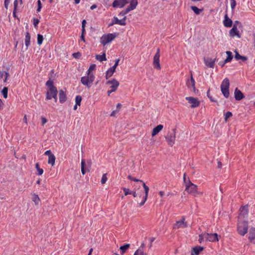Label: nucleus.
Here are the masks:
<instances>
[{
	"label": "nucleus",
	"mask_w": 255,
	"mask_h": 255,
	"mask_svg": "<svg viewBox=\"0 0 255 255\" xmlns=\"http://www.w3.org/2000/svg\"><path fill=\"white\" fill-rule=\"evenodd\" d=\"M117 36L118 34L117 33L105 34L100 38V43L103 46H105L114 40Z\"/></svg>",
	"instance_id": "3"
},
{
	"label": "nucleus",
	"mask_w": 255,
	"mask_h": 255,
	"mask_svg": "<svg viewBox=\"0 0 255 255\" xmlns=\"http://www.w3.org/2000/svg\"><path fill=\"white\" fill-rule=\"evenodd\" d=\"M86 23V21L85 19L83 20L82 22V31H83V33H85V25Z\"/></svg>",
	"instance_id": "47"
},
{
	"label": "nucleus",
	"mask_w": 255,
	"mask_h": 255,
	"mask_svg": "<svg viewBox=\"0 0 255 255\" xmlns=\"http://www.w3.org/2000/svg\"><path fill=\"white\" fill-rule=\"evenodd\" d=\"M159 58H160V49L158 48L157 49L156 53L153 57V64L154 68L159 70L160 69V65L159 63Z\"/></svg>",
	"instance_id": "7"
},
{
	"label": "nucleus",
	"mask_w": 255,
	"mask_h": 255,
	"mask_svg": "<svg viewBox=\"0 0 255 255\" xmlns=\"http://www.w3.org/2000/svg\"><path fill=\"white\" fill-rule=\"evenodd\" d=\"M229 34L231 36L233 37L235 36H237L239 38L241 37L238 27H236V26H233V28L230 30Z\"/></svg>",
	"instance_id": "19"
},
{
	"label": "nucleus",
	"mask_w": 255,
	"mask_h": 255,
	"mask_svg": "<svg viewBox=\"0 0 255 255\" xmlns=\"http://www.w3.org/2000/svg\"><path fill=\"white\" fill-rule=\"evenodd\" d=\"M128 179H129V180H131L132 181H136V182H140L142 183V186H143V183H144L143 182V181L142 180L137 179L135 178H133L131 175H128Z\"/></svg>",
	"instance_id": "39"
},
{
	"label": "nucleus",
	"mask_w": 255,
	"mask_h": 255,
	"mask_svg": "<svg viewBox=\"0 0 255 255\" xmlns=\"http://www.w3.org/2000/svg\"><path fill=\"white\" fill-rule=\"evenodd\" d=\"M163 126L162 125H159L154 128L152 131L151 135L152 136H155L157 134H158L162 129Z\"/></svg>",
	"instance_id": "24"
},
{
	"label": "nucleus",
	"mask_w": 255,
	"mask_h": 255,
	"mask_svg": "<svg viewBox=\"0 0 255 255\" xmlns=\"http://www.w3.org/2000/svg\"><path fill=\"white\" fill-rule=\"evenodd\" d=\"M44 154L48 156V157L50 156L51 155H53V154L52 153L51 150H50L46 151L44 153Z\"/></svg>",
	"instance_id": "55"
},
{
	"label": "nucleus",
	"mask_w": 255,
	"mask_h": 255,
	"mask_svg": "<svg viewBox=\"0 0 255 255\" xmlns=\"http://www.w3.org/2000/svg\"><path fill=\"white\" fill-rule=\"evenodd\" d=\"M240 211H241V214H240L239 218L242 216H243L244 218H245L247 216L248 214V211L247 208L246 207H245V206L242 207L241 208Z\"/></svg>",
	"instance_id": "26"
},
{
	"label": "nucleus",
	"mask_w": 255,
	"mask_h": 255,
	"mask_svg": "<svg viewBox=\"0 0 255 255\" xmlns=\"http://www.w3.org/2000/svg\"><path fill=\"white\" fill-rule=\"evenodd\" d=\"M10 2V0H4V7L7 9L8 5Z\"/></svg>",
	"instance_id": "58"
},
{
	"label": "nucleus",
	"mask_w": 255,
	"mask_h": 255,
	"mask_svg": "<svg viewBox=\"0 0 255 255\" xmlns=\"http://www.w3.org/2000/svg\"><path fill=\"white\" fill-rule=\"evenodd\" d=\"M226 54L227 55V58L225 60V62H229L233 59L232 53L231 51H226Z\"/></svg>",
	"instance_id": "32"
},
{
	"label": "nucleus",
	"mask_w": 255,
	"mask_h": 255,
	"mask_svg": "<svg viewBox=\"0 0 255 255\" xmlns=\"http://www.w3.org/2000/svg\"><path fill=\"white\" fill-rule=\"evenodd\" d=\"M191 8L196 14H200V13L203 10L202 9H199L195 6H192Z\"/></svg>",
	"instance_id": "35"
},
{
	"label": "nucleus",
	"mask_w": 255,
	"mask_h": 255,
	"mask_svg": "<svg viewBox=\"0 0 255 255\" xmlns=\"http://www.w3.org/2000/svg\"><path fill=\"white\" fill-rule=\"evenodd\" d=\"M128 3V0H115L113 2L112 6L114 7L122 8Z\"/></svg>",
	"instance_id": "13"
},
{
	"label": "nucleus",
	"mask_w": 255,
	"mask_h": 255,
	"mask_svg": "<svg viewBox=\"0 0 255 255\" xmlns=\"http://www.w3.org/2000/svg\"><path fill=\"white\" fill-rule=\"evenodd\" d=\"M224 25L226 27H230L232 25L233 21L228 17V14L226 13L225 15V19L223 21Z\"/></svg>",
	"instance_id": "20"
},
{
	"label": "nucleus",
	"mask_w": 255,
	"mask_h": 255,
	"mask_svg": "<svg viewBox=\"0 0 255 255\" xmlns=\"http://www.w3.org/2000/svg\"><path fill=\"white\" fill-rule=\"evenodd\" d=\"M175 135H176V133H175V130L174 129L173 132L172 133H170V134H168L165 137L166 141L167 142L168 144L171 146H173L175 143V137H176Z\"/></svg>",
	"instance_id": "10"
},
{
	"label": "nucleus",
	"mask_w": 255,
	"mask_h": 255,
	"mask_svg": "<svg viewBox=\"0 0 255 255\" xmlns=\"http://www.w3.org/2000/svg\"><path fill=\"white\" fill-rule=\"evenodd\" d=\"M204 238H206V241L209 242H216L218 241V234L217 233L209 234L207 233H204Z\"/></svg>",
	"instance_id": "8"
},
{
	"label": "nucleus",
	"mask_w": 255,
	"mask_h": 255,
	"mask_svg": "<svg viewBox=\"0 0 255 255\" xmlns=\"http://www.w3.org/2000/svg\"><path fill=\"white\" fill-rule=\"evenodd\" d=\"M195 81L191 75V79H188L186 81V85L190 90L193 92H195Z\"/></svg>",
	"instance_id": "15"
},
{
	"label": "nucleus",
	"mask_w": 255,
	"mask_h": 255,
	"mask_svg": "<svg viewBox=\"0 0 255 255\" xmlns=\"http://www.w3.org/2000/svg\"><path fill=\"white\" fill-rule=\"evenodd\" d=\"M39 21L38 19L34 18L33 19V25L35 27H36L37 24H38Z\"/></svg>",
	"instance_id": "56"
},
{
	"label": "nucleus",
	"mask_w": 255,
	"mask_h": 255,
	"mask_svg": "<svg viewBox=\"0 0 255 255\" xmlns=\"http://www.w3.org/2000/svg\"><path fill=\"white\" fill-rule=\"evenodd\" d=\"M96 59L100 62L106 61L107 60L106 54L104 53L102 55H97L96 56Z\"/></svg>",
	"instance_id": "27"
},
{
	"label": "nucleus",
	"mask_w": 255,
	"mask_h": 255,
	"mask_svg": "<svg viewBox=\"0 0 255 255\" xmlns=\"http://www.w3.org/2000/svg\"><path fill=\"white\" fill-rule=\"evenodd\" d=\"M13 5H14V11H16L17 7V5H18V1H17V0H14V3H13Z\"/></svg>",
	"instance_id": "57"
},
{
	"label": "nucleus",
	"mask_w": 255,
	"mask_h": 255,
	"mask_svg": "<svg viewBox=\"0 0 255 255\" xmlns=\"http://www.w3.org/2000/svg\"><path fill=\"white\" fill-rule=\"evenodd\" d=\"M107 175H106V174H104L103 175H102V179H101V183L102 184H105L107 181Z\"/></svg>",
	"instance_id": "44"
},
{
	"label": "nucleus",
	"mask_w": 255,
	"mask_h": 255,
	"mask_svg": "<svg viewBox=\"0 0 255 255\" xmlns=\"http://www.w3.org/2000/svg\"><path fill=\"white\" fill-rule=\"evenodd\" d=\"M118 112V111L117 110L113 111L111 114V116L114 117Z\"/></svg>",
	"instance_id": "61"
},
{
	"label": "nucleus",
	"mask_w": 255,
	"mask_h": 255,
	"mask_svg": "<svg viewBox=\"0 0 255 255\" xmlns=\"http://www.w3.org/2000/svg\"><path fill=\"white\" fill-rule=\"evenodd\" d=\"M59 101L61 103H64L67 100L66 95L63 90H60L59 93Z\"/></svg>",
	"instance_id": "23"
},
{
	"label": "nucleus",
	"mask_w": 255,
	"mask_h": 255,
	"mask_svg": "<svg viewBox=\"0 0 255 255\" xmlns=\"http://www.w3.org/2000/svg\"><path fill=\"white\" fill-rule=\"evenodd\" d=\"M95 77L94 74H87L85 76L81 77V82L86 86L88 88L91 87L92 84L95 80Z\"/></svg>",
	"instance_id": "5"
},
{
	"label": "nucleus",
	"mask_w": 255,
	"mask_h": 255,
	"mask_svg": "<svg viewBox=\"0 0 255 255\" xmlns=\"http://www.w3.org/2000/svg\"><path fill=\"white\" fill-rule=\"evenodd\" d=\"M203 250V248L201 247H195L193 248V252L196 255H198L199 253Z\"/></svg>",
	"instance_id": "37"
},
{
	"label": "nucleus",
	"mask_w": 255,
	"mask_h": 255,
	"mask_svg": "<svg viewBox=\"0 0 255 255\" xmlns=\"http://www.w3.org/2000/svg\"><path fill=\"white\" fill-rule=\"evenodd\" d=\"M248 223L246 221L239 220L238 223L237 231L241 236H245L248 232Z\"/></svg>",
	"instance_id": "4"
},
{
	"label": "nucleus",
	"mask_w": 255,
	"mask_h": 255,
	"mask_svg": "<svg viewBox=\"0 0 255 255\" xmlns=\"http://www.w3.org/2000/svg\"><path fill=\"white\" fill-rule=\"evenodd\" d=\"M229 80L227 78H226L223 80L221 85V92L224 97L226 98H228L229 96Z\"/></svg>",
	"instance_id": "6"
},
{
	"label": "nucleus",
	"mask_w": 255,
	"mask_h": 255,
	"mask_svg": "<svg viewBox=\"0 0 255 255\" xmlns=\"http://www.w3.org/2000/svg\"><path fill=\"white\" fill-rule=\"evenodd\" d=\"M129 244H127L120 247V250L123 254H124L126 250L129 248Z\"/></svg>",
	"instance_id": "33"
},
{
	"label": "nucleus",
	"mask_w": 255,
	"mask_h": 255,
	"mask_svg": "<svg viewBox=\"0 0 255 255\" xmlns=\"http://www.w3.org/2000/svg\"><path fill=\"white\" fill-rule=\"evenodd\" d=\"M30 35L29 32L27 31L25 34V45L26 46V49H27L29 46L30 45Z\"/></svg>",
	"instance_id": "25"
},
{
	"label": "nucleus",
	"mask_w": 255,
	"mask_h": 255,
	"mask_svg": "<svg viewBox=\"0 0 255 255\" xmlns=\"http://www.w3.org/2000/svg\"><path fill=\"white\" fill-rule=\"evenodd\" d=\"M55 156L53 155H51L50 156L48 157V163L51 164L52 166L55 164Z\"/></svg>",
	"instance_id": "30"
},
{
	"label": "nucleus",
	"mask_w": 255,
	"mask_h": 255,
	"mask_svg": "<svg viewBox=\"0 0 255 255\" xmlns=\"http://www.w3.org/2000/svg\"><path fill=\"white\" fill-rule=\"evenodd\" d=\"M188 226L187 223L185 222V218L182 217V219L176 222L174 225L173 229H177L179 228H184Z\"/></svg>",
	"instance_id": "11"
},
{
	"label": "nucleus",
	"mask_w": 255,
	"mask_h": 255,
	"mask_svg": "<svg viewBox=\"0 0 255 255\" xmlns=\"http://www.w3.org/2000/svg\"><path fill=\"white\" fill-rule=\"evenodd\" d=\"M231 7L232 9H234L236 5V1L235 0H230Z\"/></svg>",
	"instance_id": "48"
},
{
	"label": "nucleus",
	"mask_w": 255,
	"mask_h": 255,
	"mask_svg": "<svg viewBox=\"0 0 255 255\" xmlns=\"http://www.w3.org/2000/svg\"><path fill=\"white\" fill-rule=\"evenodd\" d=\"M37 4H38V7L37 9V11L39 12L41 10V7H42V4L40 0H38L37 1Z\"/></svg>",
	"instance_id": "49"
},
{
	"label": "nucleus",
	"mask_w": 255,
	"mask_h": 255,
	"mask_svg": "<svg viewBox=\"0 0 255 255\" xmlns=\"http://www.w3.org/2000/svg\"><path fill=\"white\" fill-rule=\"evenodd\" d=\"M183 179L186 185V191L189 193L194 196H196L200 194L197 191V186L193 184L190 180H186L185 174H184Z\"/></svg>",
	"instance_id": "1"
},
{
	"label": "nucleus",
	"mask_w": 255,
	"mask_h": 255,
	"mask_svg": "<svg viewBox=\"0 0 255 255\" xmlns=\"http://www.w3.org/2000/svg\"><path fill=\"white\" fill-rule=\"evenodd\" d=\"M84 166H85V160L84 159H82L81 161V172L83 175H84L86 173V171H85V170L84 168Z\"/></svg>",
	"instance_id": "43"
},
{
	"label": "nucleus",
	"mask_w": 255,
	"mask_h": 255,
	"mask_svg": "<svg viewBox=\"0 0 255 255\" xmlns=\"http://www.w3.org/2000/svg\"><path fill=\"white\" fill-rule=\"evenodd\" d=\"M185 99L191 104L192 108L197 107L200 105V102L197 98L193 97H187L185 98Z\"/></svg>",
	"instance_id": "9"
},
{
	"label": "nucleus",
	"mask_w": 255,
	"mask_h": 255,
	"mask_svg": "<svg viewBox=\"0 0 255 255\" xmlns=\"http://www.w3.org/2000/svg\"><path fill=\"white\" fill-rule=\"evenodd\" d=\"M235 58L236 60H242L243 61H246L247 59V58L245 56H241L240 54L237 52L235 51Z\"/></svg>",
	"instance_id": "29"
},
{
	"label": "nucleus",
	"mask_w": 255,
	"mask_h": 255,
	"mask_svg": "<svg viewBox=\"0 0 255 255\" xmlns=\"http://www.w3.org/2000/svg\"><path fill=\"white\" fill-rule=\"evenodd\" d=\"M82 101V98L80 96H77L75 98V103L76 105L80 106Z\"/></svg>",
	"instance_id": "42"
},
{
	"label": "nucleus",
	"mask_w": 255,
	"mask_h": 255,
	"mask_svg": "<svg viewBox=\"0 0 255 255\" xmlns=\"http://www.w3.org/2000/svg\"><path fill=\"white\" fill-rule=\"evenodd\" d=\"M143 188H144V192H145V196H144V197L143 199V201L139 204V205L140 206H142L144 204V203L146 202L147 197H148V191H149V188L147 186H146L145 185V183H143Z\"/></svg>",
	"instance_id": "22"
},
{
	"label": "nucleus",
	"mask_w": 255,
	"mask_h": 255,
	"mask_svg": "<svg viewBox=\"0 0 255 255\" xmlns=\"http://www.w3.org/2000/svg\"><path fill=\"white\" fill-rule=\"evenodd\" d=\"M73 56L75 58H79L81 56V54L79 52H76L73 54Z\"/></svg>",
	"instance_id": "54"
},
{
	"label": "nucleus",
	"mask_w": 255,
	"mask_h": 255,
	"mask_svg": "<svg viewBox=\"0 0 255 255\" xmlns=\"http://www.w3.org/2000/svg\"><path fill=\"white\" fill-rule=\"evenodd\" d=\"M227 62H225V60L224 61L220 62L219 64L222 67L224 66V65L227 63Z\"/></svg>",
	"instance_id": "63"
},
{
	"label": "nucleus",
	"mask_w": 255,
	"mask_h": 255,
	"mask_svg": "<svg viewBox=\"0 0 255 255\" xmlns=\"http://www.w3.org/2000/svg\"><path fill=\"white\" fill-rule=\"evenodd\" d=\"M121 107L122 105L120 103L118 104L117 105V110L119 112Z\"/></svg>",
	"instance_id": "62"
},
{
	"label": "nucleus",
	"mask_w": 255,
	"mask_h": 255,
	"mask_svg": "<svg viewBox=\"0 0 255 255\" xmlns=\"http://www.w3.org/2000/svg\"><path fill=\"white\" fill-rule=\"evenodd\" d=\"M96 65L95 64H92L90 65L89 67L88 70H87L86 74H93L92 73V71L95 69Z\"/></svg>",
	"instance_id": "36"
},
{
	"label": "nucleus",
	"mask_w": 255,
	"mask_h": 255,
	"mask_svg": "<svg viewBox=\"0 0 255 255\" xmlns=\"http://www.w3.org/2000/svg\"><path fill=\"white\" fill-rule=\"evenodd\" d=\"M43 40V36L41 34L37 35V44L38 45H41L42 43Z\"/></svg>",
	"instance_id": "40"
},
{
	"label": "nucleus",
	"mask_w": 255,
	"mask_h": 255,
	"mask_svg": "<svg viewBox=\"0 0 255 255\" xmlns=\"http://www.w3.org/2000/svg\"><path fill=\"white\" fill-rule=\"evenodd\" d=\"M233 116L232 113L231 112H227L224 114L225 121L226 122L228 121V119Z\"/></svg>",
	"instance_id": "38"
},
{
	"label": "nucleus",
	"mask_w": 255,
	"mask_h": 255,
	"mask_svg": "<svg viewBox=\"0 0 255 255\" xmlns=\"http://www.w3.org/2000/svg\"><path fill=\"white\" fill-rule=\"evenodd\" d=\"M217 61V58H215L214 59H212L210 58H207L206 59H204V63L205 65L210 68H214L215 62Z\"/></svg>",
	"instance_id": "18"
},
{
	"label": "nucleus",
	"mask_w": 255,
	"mask_h": 255,
	"mask_svg": "<svg viewBox=\"0 0 255 255\" xmlns=\"http://www.w3.org/2000/svg\"><path fill=\"white\" fill-rule=\"evenodd\" d=\"M38 175H41L43 173V170L42 168H38L37 170Z\"/></svg>",
	"instance_id": "59"
},
{
	"label": "nucleus",
	"mask_w": 255,
	"mask_h": 255,
	"mask_svg": "<svg viewBox=\"0 0 255 255\" xmlns=\"http://www.w3.org/2000/svg\"><path fill=\"white\" fill-rule=\"evenodd\" d=\"M107 85H111L110 88L112 90V91H116L118 87L119 86V82L115 79H113L111 80H109L106 82Z\"/></svg>",
	"instance_id": "12"
},
{
	"label": "nucleus",
	"mask_w": 255,
	"mask_h": 255,
	"mask_svg": "<svg viewBox=\"0 0 255 255\" xmlns=\"http://www.w3.org/2000/svg\"><path fill=\"white\" fill-rule=\"evenodd\" d=\"M7 91H8V89L7 87H4L1 91V93L3 96V97L5 99L7 98Z\"/></svg>",
	"instance_id": "41"
},
{
	"label": "nucleus",
	"mask_w": 255,
	"mask_h": 255,
	"mask_svg": "<svg viewBox=\"0 0 255 255\" xmlns=\"http://www.w3.org/2000/svg\"><path fill=\"white\" fill-rule=\"evenodd\" d=\"M234 94L235 98L236 100L240 101L244 97L243 94L238 88L235 89Z\"/></svg>",
	"instance_id": "21"
},
{
	"label": "nucleus",
	"mask_w": 255,
	"mask_h": 255,
	"mask_svg": "<svg viewBox=\"0 0 255 255\" xmlns=\"http://www.w3.org/2000/svg\"><path fill=\"white\" fill-rule=\"evenodd\" d=\"M204 233H203L201 235H199V241L200 243H202L203 242L206 241V238H204Z\"/></svg>",
	"instance_id": "45"
},
{
	"label": "nucleus",
	"mask_w": 255,
	"mask_h": 255,
	"mask_svg": "<svg viewBox=\"0 0 255 255\" xmlns=\"http://www.w3.org/2000/svg\"><path fill=\"white\" fill-rule=\"evenodd\" d=\"M133 255H147V254L143 252L141 249H138L134 253Z\"/></svg>",
	"instance_id": "34"
},
{
	"label": "nucleus",
	"mask_w": 255,
	"mask_h": 255,
	"mask_svg": "<svg viewBox=\"0 0 255 255\" xmlns=\"http://www.w3.org/2000/svg\"><path fill=\"white\" fill-rule=\"evenodd\" d=\"M236 26V27H242V24L241 22H240L239 21H236L233 25V26Z\"/></svg>",
	"instance_id": "52"
},
{
	"label": "nucleus",
	"mask_w": 255,
	"mask_h": 255,
	"mask_svg": "<svg viewBox=\"0 0 255 255\" xmlns=\"http://www.w3.org/2000/svg\"><path fill=\"white\" fill-rule=\"evenodd\" d=\"M4 76H5L4 79L3 80L4 83H6L7 82L8 77L9 76V75L8 72H4Z\"/></svg>",
	"instance_id": "51"
},
{
	"label": "nucleus",
	"mask_w": 255,
	"mask_h": 255,
	"mask_svg": "<svg viewBox=\"0 0 255 255\" xmlns=\"http://www.w3.org/2000/svg\"><path fill=\"white\" fill-rule=\"evenodd\" d=\"M32 201L34 202L35 204L37 205L39 204L40 199L38 197V195L33 194L32 198Z\"/></svg>",
	"instance_id": "28"
},
{
	"label": "nucleus",
	"mask_w": 255,
	"mask_h": 255,
	"mask_svg": "<svg viewBox=\"0 0 255 255\" xmlns=\"http://www.w3.org/2000/svg\"><path fill=\"white\" fill-rule=\"evenodd\" d=\"M124 192H125V195L126 196L128 195V194H131L132 193V192L130 191L127 188H123Z\"/></svg>",
	"instance_id": "46"
},
{
	"label": "nucleus",
	"mask_w": 255,
	"mask_h": 255,
	"mask_svg": "<svg viewBox=\"0 0 255 255\" xmlns=\"http://www.w3.org/2000/svg\"><path fill=\"white\" fill-rule=\"evenodd\" d=\"M41 124L43 126L44 124H45L47 122V119L44 117H41Z\"/></svg>",
	"instance_id": "53"
},
{
	"label": "nucleus",
	"mask_w": 255,
	"mask_h": 255,
	"mask_svg": "<svg viewBox=\"0 0 255 255\" xmlns=\"http://www.w3.org/2000/svg\"><path fill=\"white\" fill-rule=\"evenodd\" d=\"M115 71L112 69L111 68H110L106 72V78L107 79H109L114 74Z\"/></svg>",
	"instance_id": "31"
},
{
	"label": "nucleus",
	"mask_w": 255,
	"mask_h": 255,
	"mask_svg": "<svg viewBox=\"0 0 255 255\" xmlns=\"http://www.w3.org/2000/svg\"><path fill=\"white\" fill-rule=\"evenodd\" d=\"M149 240L150 241V243L149 244V248H151L152 246V243L154 241L155 238L154 237H151L149 239Z\"/></svg>",
	"instance_id": "50"
},
{
	"label": "nucleus",
	"mask_w": 255,
	"mask_h": 255,
	"mask_svg": "<svg viewBox=\"0 0 255 255\" xmlns=\"http://www.w3.org/2000/svg\"><path fill=\"white\" fill-rule=\"evenodd\" d=\"M126 17H125L122 19H119L117 17H114L113 19L112 22L110 24V26L116 24H118L121 25H125L126 24Z\"/></svg>",
	"instance_id": "17"
},
{
	"label": "nucleus",
	"mask_w": 255,
	"mask_h": 255,
	"mask_svg": "<svg viewBox=\"0 0 255 255\" xmlns=\"http://www.w3.org/2000/svg\"><path fill=\"white\" fill-rule=\"evenodd\" d=\"M46 86L48 88V91L46 92V99L51 100L53 95L57 94V88L54 86L53 81L50 79L46 82Z\"/></svg>",
	"instance_id": "2"
},
{
	"label": "nucleus",
	"mask_w": 255,
	"mask_h": 255,
	"mask_svg": "<svg viewBox=\"0 0 255 255\" xmlns=\"http://www.w3.org/2000/svg\"><path fill=\"white\" fill-rule=\"evenodd\" d=\"M145 247V244L144 243H142L139 249H141V250H143L144 248Z\"/></svg>",
	"instance_id": "64"
},
{
	"label": "nucleus",
	"mask_w": 255,
	"mask_h": 255,
	"mask_svg": "<svg viewBox=\"0 0 255 255\" xmlns=\"http://www.w3.org/2000/svg\"><path fill=\"white\" fill-rule=\"evenodd\" d=\"M248 239L249 241L255 245V228L251 227L250 229Z\"/></svg>",
	"instance_id": "16"
},
{
	"label": "nucleus",
	"mask_w": 255,
	"mask_h": 255,
	"mask_svg": "<svg viewBox=\"0 0 255 255\" xmlns=\"http://www.w3.org/2000/svg\"><path fill=\"white\" fill-rule=\"evenodd\" d=\"M137 4V0H131L130 1L129 5L126 8L124 14H126L130 11L136 8Z\"/></svg>",
	"instance_id": "14"
},
{
	"label": "nucleus",
	"mask_w": 255,
	"mask_h": 255,
	"mask_svg": "<svg viewBox=\"0 0 255 255\" xmlns=\"http://www.w3.org/2000/svg\"><path fill=\"white\" fill-rule=\"evenodd\" d=\"M57 94H54V95H53L52 96V98H53L54 100V102H57Z\"/></svg>",
	"instance_id": "60"
}]
</instances>
